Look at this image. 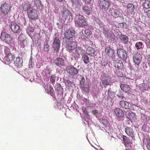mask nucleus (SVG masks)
<instances>
[{
	"instance_id": "nucleus-1",
	"label": "nucleus",
	"mask_w": 150,
	"mask_h": 150,
	"mask_svg": "<svg viewBox=\"0 0 150 150\" xmlns=\"http://www.w3.org/2000/svg\"><path fill=\"white\" fill-rule=\"evenodd\" d=\"M0 39L2 42L8 45H11L13 42V38L11 35L4 31L1 33Z\"/></svg>"
},
{
	"instance_id": "nucleus-2",
	"label": "nucleus",
	"mask_w": 150,
	"mask_h": 150,
	"mask_svg": "<svg viewBox=\"0 0 150 150\" xmlns=\"http://www.w3.org/2000/svg\"><path fill=\"white\" fill-rule=\"evenodd\" d=\"M75 25L80 27L84 28L86 26L84 16L81 15H77L75 19Z\"/></svg>"
},
{
	"instance_id": "nucleus-3",
	"label": "nucleus",
	"mask_w": 150,
	"mask_h": 150,
	"mask_svg": "<svg viewBox=\"0 0 150 150\" xmlns=\"http://www.w3.org/2000/svg\"><path fill=\"white\" fill-rule=\"evenodd\" d=\"M98 3L99 7L103 11H107L110 6V2L108 0H99Z\"/></svg>"
},
{
	"instance_id": "nucleus-4",
	"label": "nucleus",
	"mask_w": 150,
	"mask_h": 150,
	"mask_svg": "<svg viewBox=\"0 0 150 150\" xmlns=\"http://www.w3.org/2000/svg\"><path fill=\"white\" fill-rule=\"evenodd\" d=\"M0 9L2 15L6 16L10 11L11 6L9 4L5 3L1 5Z\"/></svg>"
},
{
	"instance_id": "nucleus-5",
	"label": "nucleus",
	"mask_w": 150,
	"mask_h": 150,
	"mask_svg": "<svg viewBox=\"0 0 150 150\" xmlns=\"http://www.w3.org/2000/svg\"><path fill=\"white\" fill-rule=\"evenodd\" d=\"M75 30L72 28H69L64 33V37L66 39V40H71L75 34Z\"/></svg>"
},
{
	"instance_id": "nucleus-6",
	"label": "nucleus",
	"mask_w": 150,
	"mask_h": 150,
	"mask_svg": "<svg viewBox=\"0 0 150 150\" xmlns=\"http://www.w3.org/2000/svg\"><path fill=\"white\" fill-rule=\"evenodd\" d=\"M66 71L69 76H74L78 73L79 70L73 65H69L66 67Z\"/></svg>"
},
{
	"instance_id": "nucleus-7",
	"label": "nucleus",
	"mask_w": 150,
	"mask_h": 150,
	"mask_svg": "<svg viewBox=\"0 0 150 150\" xmlns=\"http://www.w3.org/2000/svg\"><path fill=\"white\" fill-rule=\"evenodd\" d=\"M66 43V48L70 52L76 48L77 44L76 42L70 40H65Z\"/></svg>"
},
{
	"instance_id": "nucleus-8",
	"label": "nucleus",
	"mask_w": 150,
	"mask_h": 150,
	"mask_svg": "<svg viewBox=\"0 0 150 150\" xmlns=\"http://www.w3.org/2000/svg\"><path fill=\"white\" fill-rule=\"evenodd\" d=\"M108 12L110 15H111L114 18H116L120 17L122 15V13L117 8H110L108 10Z\"/></svg>"
},
{
	"instance_id": "nucleus-9",
	"label": "nucleus",
	"mask_w": 150,
	"mask_h": 150,
	"mask_svg": "<svg viewBox=\"0 0 150 150\" xmlns=\"http://www.w3.org/2000/svg\"><path fill=\"white\" fill-rule=\"evenodd\" d=\"M119 105L122 108L126 109H130V107L132 109L134 110L136 107L135 105L124 100L120 101Z\"/></svg>"
},
{
	"instance_id": "nucleus-10",
	"label": "nucleus",
	"mask_w": 150,
	"mask_h": 150,
	"mask_svg": "<svg viewBox=\"0 0 150 150\" xmlns=\"http://www.w3.org/2000/svg\"><path fill=\"white\" fill-rule=\"evenodd\" d=\"M27 13L28 14V17L30 19L35 20L38 18V16L37 11L33 8H31L28 10V11H27Z\"/></svg>"
},
{
	"instance_id": "nucleus-11",
	"label": "nucleus",
	"mask_w": 150,
	"mask_h": 150,
	"mask_svg": "<svg viewBox=\"0 0 150 150\" xmlns=\"http://www.w3.org/2000/svg\"><path fill=\"white\" fill-rule=\"evenodd\" d=\"M105 52L109 57L113 59L115 57V51L110 46H107L105 48Z\"/></svg>"
},
{
	"instance_id": "nucleus-12",
	"label": "nucleus",
	"mask_w": 150,
	"mask_h": 150,
	"mask_svg": "<svg viewBox=\"0 0 150 150\" xmlns=\"http://www.w3.org/2000/svg\"><path fill=\"white\" fill-rule=\"evenodd\" d=\"M112 78L109 76L105 75L103 76L101 79V83L104 86L109 85L110 84Z\"/></svg>"
},
{
	"instance_id": "nucleus-13",
	"label": "nucleus",
	"mask_w": 150,
	"mask_h": 150,
	"mask_svg": "<svg viewBox=\"0 0 150 150\" xmlns=\"http://www.w3.org/2000/svg\"><path fill=\"white\" fill-rule=\"evenodd\" d=\"M118 57L122 59L125 60L127 58V54L126 51L124 50L119 49L117 50Z\"/></svg>"
},
{
	"instance_id": "nucleus-14",
	"label": "nucleus",
	"mask_w": 150,
	"mask_h": 150,
	"mask_svg": "<svg viewBox=\"0 0 150 150\" xmlns=\"http://www.w3.org/2000/svg\"><path fill=\"white\" fill-rule=\"evenodd\" d=\"M60 40L59 37H55L54 38L53 44V50L57 52L59 51L60 48Z\"/></svg>"
},
{
	"instance_id": "nucleus-15",
	"label": "nucleus",
	"mask_w": 150,
	"mask_h": 150,
	"mask_svg": "<svg viewBox=\"0 0 150 150\" xmlns=\"http://www.w3.org/2000/svg\"><path fill=\"white\" fill-rule=\"evenodd\" d=\"M10 28L12 31L14 33H18L20 32V26L14 22H11Z\"/></svg>"
},
{
	"instance_id": "nucleus-16",
	"label": "nucleus",
	"mask_w": 150,
	"mask_h": 150,
	"mask_svg": "<svg viewBox=\"0 0 150 150\" xmlns=\"http://www.w3.org/2000/svg\"><path fill=\"white\" fill-rule=\"evenodd\" d=\"M53 63L57 66L61 67L65 65V61L63 58L58 57L53 61Z\"/></svg>"
},
{
	"instance_id": "nucleus-17",
	"label": "nucleus",
	"mask_w": 150,
	"mask_h": 150,
	"mask_svg": "<svg viewBox=\"0 0 150 150\" xmlns=\"http://www.w3.org/2000/svg\"><path fill=\"white\" fill-rule=\"evenodd\" d=\"M61 14L62 17L65 19H68L69 21L72 18L71 13L68 9H63Z\"/></svg>"
},
{
	"instance_id": "nucleus-18",
	"label": "nucleus",
	"mask_w": 150,
	"mask_h": 150,
	"mask_svg": "<svg viewBox=\"0 0 150 150\" xmlns=\"http://www.w3.org/2000/svg\"><path fill=\"white\" fill-rule=\"evenodd\" d=\"M15 57L14 54L9 53L7 54L6 56L4 57V60L6 64H9L13 62Z\"/></svg>"
},
{
	"instance_id": "nucleus-19",
	"label": "nucleus",
	"mask_w": 150,
	"mask_h": 150,
	"mask_svg": "<svg viewBox=\"0 0 150 150\" xmlns=\"http://www.w3.org/2000/svg\"><path fill=\"white\" fill-rule=\"evenodd\" d=\"M14 64L17 67H21L23 65V60L22 58L17 57L14 61Z\"/></svg>"
},
{
	"instance_id": "nucleus-20",
	"label": "nucleus",
	"mask_w": 150,
	"mask_h": 150,
	"mask_svg": "<svg viewBox=\"0 0 150 150\" xmlns=\"http://www.w3.org/2000/svg\"><path fill=\"white\" fill-rule=\"evenodd\" d=\"M115 112L116 116L119 118H122L124 116V113L123 110L119 108H116L114 110Z\"/></svg>"
},
{
	"instance_id": "nucleus-21",
	"label": "nucleus",
	"mask_w": 150,
	"mask_h": 150,
	"mask_svg": "<svg viewBox=\"0 0 150 150\" xmlns=\"http://www.w3.org/2000/svg\"><path fill=\"white\" fill-rule=\"evenodd\" d=\"M125 132L129 136L132 138L134 137V131L132 128L126 127L125 128Z\"/></svg>"
},
{
	"instance_id": "nucleus-22",
	"label": "nucleus",
	"mask_w": 150,
	"mask_h": 150,
	"mask_svg": "<svg viewBox=\"0 0 150 150\" xmlns=\"http://www.w3.org/2000/svg\"><path fill=\"white\" fill-rule=\"evenodd\" d=\"M133 60L134 62L136 64L138 65L141 61V57L140 55L138 53L136 54L133 56Z\"/></svg>"
},
{
	"instance_id": "nucleus-23",
	"label": "nucleus",
	"mask_w": 150,
	"mask_h": 150,
	"mask_svg": "<svg viewBox=\"0 0 150 150\" xmlns=\"http://www.w3.org/2000/svg\"><path fill=\"white\" fill-rule=\"evenodd\" d=\"M126 116L130 121L134 120L136 119L135 114L132 112H130L128 111L126 112Z\"/></svg>"
},
{
	"instance_id": "nucleus-24",
	"label": "nucleus",
	"mask_w": 150,
	"mask_h": 150,
	"mask_svg": "<svg viewBox=\"0 0 150 150\" xmlns=\"http://www.w3.org/2000/svg\"><path fill=\"white\" fill-rule=\"evenodd\" d=\"M82 8L83 12L88 15H89L90 14L92 10V8L91 7L86 6L85 5L82 6Z\"/></svg>"
},
{
	"instance_id": "nucleus-25",
	"label": "nucleus",
	"mask_w": 150,
	"mask_h": 150,
	"mask_svg": "<svg viewBox=\"0 0 150 150\" xmlns=\"http://www.w3.org/2000/svg\"><path fill=\"white\" fill-rule=\"evenodd\" d=\"M149 87V85L147 83H143L139 84V88L141 91H147Z\"/></svg>"
},
{
	"instance_id": "nucleus-26",
	"label": "nucleus",
	"mask_w": 150,
	"mask_h": 150,
	"mask_svg": "<svg viewBox=\"0 0 150 150\" xmlns=\"http://www.w3.org/2000/svg\"><path fill=\"white\" fill-rule=\"evenodd\" d=\"M119 39L120 42L126 44L128 42V37L127 36L124 35H121L119 36Z\"/></svg>"
},
{
	"instance_id": "nucleus-27",
	"label": "nucleus",
	"mask_w": 150,
	"mask_h": 150,
	"mask_svg": "<svg viewBox=\"0 0 150 150\" xmlns=\"http://www.w3.org/2000/svg\"><path fill=\"white\" fill-rule=\"evenodd\" d=\"M71 2L72 3V5L75 6L76 8H80L81 6V3L80 0H70Z\"/></svg>"
},
{
	"instance_id": "nucleus-28",
	"label": "nucleus",
	"mask_w": 150,
	"mask_h": 150,
	"mask_svg": "<svg viewBox=\"0 0 150 150\" xmlns=\"http://www.w3.org/2000/svg\"><path fill=\"white\" fill-rule=\"evenodd\" d=\"M95 50L92 47H88L86 50V53L88 54L91 57L94 56L95 54Z\"/></svg>"
},
{
	"instance_id": "nucleus-29",
	"label": "nucleus",
	"mask_w": 150,
	"mask_h": 150,
	"mask_svg": "<svg viewBox=\"0 0 150 150\" xmlns=\"http://www.w3.org/2000/svg\"><path fill=\"white\" fill-rule=\"evenodd\" d=\"M45 88L47 93H50L51 96H52L54 94L53 89L51 86L47 85L45 86Z\"/></svg>"
},
{
	"instance_id": "nucleus-30",
	"label": "nucleus",
	"mask_w": 150,
	"mask_h": 150,
	"mask_svg": "<svg viewBox=\"0 0 150 150\" xmlns=\"http://www.w3.org/2000/svg\"><path fill=\"white\" fill-rule=\"evenodd\" d=\"M120 86L121 90L126 93L129 92L130 90V87L129 85L121 84H120Z\"/></svg>"
},
{
	"instance_id": "nucleus-31",
	"label": "nucleus",
	"mask_w": 150,
	"mask_h": 150,
	"mask_svg": "<svg viewBox=\"0 0 150 150\" xmlns=\"http://www.w3.org/2000/svg\"><path fill=\"white\" fill-rule=\"evenodd\" d=\"M135 6L132 4H128L127 5V12L129 13H132L134 10Z\"/></svg>"
},
{
	"instance_id": "nucleus-32",
	"label": "nucleus",
	"mask_w": 150,
	"mask_h": 150,
	"mask_svg": "<svg viewBox=\"0 0 150 150\" xmlns=\"http://www.w3.org/2000/svg\"><path fill=\"white\" fill-rule=\"evenodd\" d=\"M34 1L35 6H36L38 9L41 10L42 8V5L41 3L40 0H34Z\"/></svg>"
},
{
	"instance_id": "nucleus-33",
	"label": "nucleus",
	"mask_w": 150,
	"mask_h": 150,
	"mask_svg": "<svg viewBox=\"0 0 150 150\" xmlns=\"http://www.w3.org/2000/svg\"><path fill=\"white\" fill-rule=\"evenodd\" d=\"M82 57L84 63L87 64L89 63V58L85 53H83L82 54Z\"/></svg>"
},
{
	"instance_id": "nucleus-34",
	"label": "nucleus",
	"mask_w": 150,
	"mask_h": 150,
	"mask_svg": "<svg viewBox=\"0 0 150 150\" xmlns=\"http://www.w3.org/2000/svg\"><path fill=\"white\" fill-rule=\"evenodd\" d=\"M122 140L124 143H125V144H126V145L127 144L132 143L130 141V139L125 135H122Z\"/></svg>"
},
{
	"instance_id": "nucleus-35",
	"label": "nucleus",
	"mask_w": 150,
	"mask_h": 150,
	"mask_svg": "<svg viewBox=\"0 0 150 150\" xmlns=\"http://www.w3.org/2000/svg\"><path fill=\"white\" fill-rule=\"evenodd\" d=\"M26 32L27 34H28L30 36H32V33H33V32H34V29L33 27L29 26L27 28Z\"/></svg>"
},
{
	"instance_id": "nucleus-36",
	"label": "nucleus",
	"mask_w": 150,
	"mask_h": 150,
	"mask_svg": "<svg viewBox=\"0 0 150 150\" xmlns=\"http://www.w3.org/2000/svg\"><path fill=\"white\" fill-rule=\"evenodd\" d=\"M108 31L109 29L108 28H103V34L105 35H107V37L109 38L110 39H111V40H112L113 38H112V35H110V36L109 35H108Z\"/></svg>"
},
{
	"instance_id": "nucleus-37",
	"label": "nucleus",
	"mask_w": 150,
	"mask_h": 150,
	"mask_svg": "<svg viewBox=\"0 0 150 150\" xmlns=\"http://www.w3.org/2000/svg\"><path fill=\"white\" fill-rule=\"evenodd\" d=\"M123 66L122 62L119 61V62L115 63V67L118 69H120L123 68Z\"/></svg>"
},
{
	"instance_id": "nucleus-38",
	"label": "nucleus",
	"mask_w": 150,
	"mask_h": 150,
	"mask_svg": "<svg viewBox=\"0 0 150 150\" xmlns=\"http://www.w3.org/2000/svg\"><path fill=\"white\" fill-rule=\"evenodd\" d=\"M143 44L141 42H137L135 45V46L137 50L143 48Z\"/></svg>"
},
{
	"instance_id": "nucleus-39",
	"label": "nucleus",
	"mask_w": 150,
	"mask_h": 150,
	"mask_svg": "<svg viewBox=\"0 0 150 150\" xmlns=\"http://www.w3.org/2000/svg\"><path fill=\"white\" fill-rule=\"evenodd\" d=\"M109 62L108 59H103L101 61V65L102 66H105L108 65V66H109Z\"/></svg>"
},
{
	"instance_id": "nucleus-40",
	"label": "nucleus",
	"mask_w": 150,
	"mask_h": 150,
	"mask_svg": "<svg viewBox=\"0 0 150 150\" xmlns=\"http://www.w3.org/2000/svg\"><path fill=\"white\" fill-rule=\"evenodd\" d=\"M31 8H32L30 6L29 4H28L25 3L23 5V10L27 11H28V10H29V9Z\"/></svg>"
},
{
	"instance_id": "nucleus-41",
	"label": "nucleus",
	"mask_w": 150,
	"mask_h": 150,
	"mask_svg": "<svg viewBox=\"0 0 150 150\" xmlns=\"http://www.w3.org/2000/svg\"><path fill=\"white\" fill-rule=\"evenodd\" d=\"M144 8H150V2L149 1H145L143 4Z\"/></svg>"
},
{
	"instance_id": "nucleus-42",
	"label": "nucleus",
	"mask_w": 150,
	"mask_h": 150,
	"mask_svg": "<svg viewBox=\"0 0 150 150\" xmlns=\"http://www.w3.org/2000/svg\"><path fill=\"white\" fill-rule=\"evenodd\" d=\"M125 146H126V150H132V143H130L126 145L125 144Z\"/></svg>"
},
{
	"instance_id": "nucleus-43",
	"label": "nucleus",
	"mask_w": 150,
	"mask_h": 150,
	"mask_svg": "<svg viewBox=\"0 0 150 150\" xmlns=\"http://www.w3.org/2000/svg\"><path fill=\"white\" fill-rule=\"evenodd\" d=\"M56 76L53 75H51L50 78V81L52 82V84L54 83L56 80Z\"/></svg>"
},
{
	"instance_id": "nucleus-44",
	"label": "nucleus",
	"mask_w": 150,
	"mask_h": 150,
	"mask_svg": "<svg viewBox=\"0 0 150 150\" xmlns=\"http://www.w3.org/2000/svg\"><path fill=\"white\" fill-rule=\"evenodd\" d=\"M20 41H21L20 46L21 47L23 48L27 45V42L26 40H23Z\"/></svg>"
},
{
	"instance_id": "nucleus-45",
	"label": "nucleus",
	"mask_w": 150,
	"mask_h": 150,
	"mask_svg": "<svg viewBox=\"0 0 150 150\" xmlns=\"http://www.w3.org/2000/svg\"><path fill=\"white\" fill-rule=\"evenodd\" d=\"M49 45L48 44H45L44 45L43 50L45 52H48L49 51Z\"/></svg>"
},
{
	"instance_id": "nucleus-46",
	"label": "nucleus",
	"mask_w": 150,
	"mask_h": 150,
	"mask_svg": "<svg viewBox=\"0 0 150 150\" xmlns=\"http://www.w3.org/2000/svg\"><path fill=\"white\" fill-rule=\"evenodd\" d=\"M92 112L94 116H97L99 112L98 110H92Z\"/></svg>"
},
{
	"instance_id": "nucleus-47",
	"label": "nucleus",
	"mask_w": 150,
	"mask_h": 150,
	"mask_svg": "<svg viewBox=\"0 0 150 150\" xmlns=\"http://www.w3.org/2000/svg\"><path fill=\"white\" fill-rule=\"evenodd\" d=\"M89 88H82V90L84 93H88L89 92Z\"/></svg>"
},
{
	"instance_id": "nucleus-48",
	"label": "nucleus",
	"mask_w": 150,
	"mask_h": 150,
	"mask_svg": "<svg viewBox=\"0 0 150 150\" xmlns=\"http://www.w3.org/2000/svg\"><path fill=\"white\" fill-rule=\"evenodd\" d=\"M101 122L104 125H107L108 123V122L106 119H102L101 120Z\"/></svg>"
},
{
	"instance_id": "nucleus-49",
	"label": "nucleus",
	"mask_w": 150,
	"mask_h": 150,
	"mask_svg": "<svg viewBox=\"0 0 150 150\" xmlns=\"http://www.w3.org/2000/svg\"><path fill=\"white\" fill-rule=\"evenodd\" d=\"M81 76L82 77V78L81 79L80 82V84H84L85 83H88L87 82L85 83V79L84 78V77L82 76Z\"/></svg>"
},
{
	"instance_id": "nucleus-50",
	"label": "nucleus",
	"mask_w": 150,
	"mask_h": 150,
	"mask_svg": "<svg viewBox=\"0 0 150 150\" xmlns=\"http://www.w3.org/2000/svg\"><path fill=\"white\" fill-rule=\"evenodd\" d=\"M80 85L82 88H89V84H88V83H85Z\"/></svg>"
},
{
	"instance_id": "nucleus-51",
	"label": "nucleus",
	"mask_w": 150,
	"mask_h": 150,
	"mask_svg": "<svg viewBox=\"0 0 150 150\" xmlns=\"http://www.w3.org/2000/svg\"><path fill=\"white\" fill-rule=\"evenodd\" d=\"M84 33H85L86 35L89 36L91 35V32L89 30L86 29L84 30Z\"/></svg>"
},
{
	"instance_id": "nucleus-52",
	"label": "nucleus",
	"mask_w": 150,
	"mask_h": 150,
	"mask_svg": "<svg viewBox=\"0 0 150 150\" xmlns=\"http://www.w3.org/2000/svg\"><path fill=\"white\" fill-rule=\"evenodd\" d=\"M75 52H76V54H77L79 55L80 54L81 52V50L80 49H79L78 48H75Z\"/></svg>"
},
{
	"instance_id": "nucleus-53",
	"label": "nucleus",
	"mask_w": 150,
	"mask_h": 150,
	"mask_svg": "<svg viewBox=\"0 0 150 150\" xmlns=\"http://www.w3.org/2000/svg\"><path fill=\"white\" fill-rule=\"evenodd\" d=\"M81 38L83 40H86L87 38H88V37L87 36H85L83 35L81 36Z\"/></svg>"
},
{
	"instance_id": "nucleus-54",
	"label": "nucleus",
	"mask_w": 150,
	"mask_h": 150,
	"mask_svg": "<svg viewBox=\"0 0 150 150\" xmlns=\"http://www.w3.org/2000/svg\"><path fill=\"white\" fill-rule=\"evenodd\" d=\"M146 13L148 17L150 18V10L146 11Z\"/></svg>"
},
{
	"instance_id": "nucleus-55",
	"label": "nucleus",
	"mask_w": 150,
	"mask_h": 150,
	"mask_svg": "<svg viewBox=\"0 0 150 150\" xmlns=\"http://www.w3.org/2000/svg\"><path fill=\"white\" fill-rule=\"evenodd\" d=\"M84 1L86 4H89L90 3L91 0H84Z\"/></svg>"
},
{
	"instance_id": "nucleus-56",
	"label": "nucleus",
	"mask_w": 150,
	"mask_h": 150,
	"mask_svg": "<svg viewBox=\"0 0 150 150\" xmlns=\"http://www.w3.org/2000/svg\"><path fill=\"white\" fill-rule=\"evenodd\" d=\"M146 146L147 147V148L149 150H150V141H149V142L147 144H146Z\"/></svg>"
},
{
	"instance_id": "nucleus-57",
	"label": "nucleus",
	"mask_w": 150,
	"mask_h": 150,
	"mask_svg": "<svg viewBox=\"0 0 150 150\" xmlns=\"http://www.w3.org/2000/svg\"><path fill=\"white\" fill-rule=\"evenodd\" d=\"M117 96L118 98H119V99H120L123 100L124 98V96H120L119 95H117Z\"/></svg>"
},
{
	"instance_id": "nucleus-58",
	"label": "nucleus",
	"mask_w": 150,
	"mask_h": 150,
	"mask_svg": "<svg viewBox=\"0 0 150 150\" xmlns=\"http://www.w3.org/2000/svg\"><path fill=\"white\" fill-rule=\"evenodd\" d=\"M61 102L60 103H62V104H63L64 103V98H62L61 99Z\"/></svg>"
},
{
	"instance_id": "nucleus-59",
	"label": "nucleus",
	"mask_w": 150,
	"mask_h": 150,
	"mask_svg": "<svg viewBox=\"0 0 150 150\" xmlns=\"http://www.w3.org/2000/svg\"><path fill=\"white\" fill-rule=\"evenodd\" d=\"M125 23H120V26H121L122 28H123L124 26V25L125 24Z\"/></svg>"
},
{
	"instance_id": "nucleus-60",
	"label": "nucleus",
	"mask_w": 150,
	"mask_h": 150,
	"mask_svg": "<svg viewBox=\"0 0 150 150\" xmlns=\"http://www.w3.org/2000/svg\"><path fill=\"white\" fill-rule=\"evenodd\" d=\"M146 37H147L148 39L150 40V34H148Z\"/></svg>"
},
{
	"instance_id": "nucleus-61",
	"label": "nucleus",
	"mask_w": 150,
	"mask_h": 150,
	"mask_svg": "<svg viewBox=\"0 0 150 150\" xmlns=\"http://www.w3.org/2000/svg\"><path fill=\"white\" fill-rule=\"evenodd\" d=\"M67 83L69 84H70V85H71L72 84V82L69 81V80L67 81Z\"/></svg>"
},
{
	"instance_id": "nucleus-62",
	"label": "nucleus",
	"mask_w": 150,
	"mask_h": 150,
	"mask_svg": "<svg viewBox=\"0 0 150 150\" xmlns=\"http://www.w3.org/2000/svg\"><path fill=\"white\" fill-rule=\"evenodd\" d=\"M55 0L59 2H62L64 0Z\"/></svg>"
},
{
	"instance_id": "nucleus-63",
	"label": "nucleus",
	"mask_w": 150,
	"mask_h": 150,
	"mask_svg": "<svg viewBox=\"0 0 150 150\" xmlns=\"http://www.w3.org/2000/svg\"><path fill=\"white\" fill-rule=\"evenodd\" d=\"M21 37V35H19V37H18V39H19V40L20 39V38Z\"/></svg>"
},
{
	"instance_id": "nucleus-64",
	"label": "nucleus",
	"mask_w": 150,
	"mask_h": 150,
	"mask_svg": "<svg viewBox=\"0 0 150 150\" xmlns=\"http://www.w3.org/2000/svg\"><path fill=\"white\" fill-rule=\"evenodd\" d=\"M55 90H59V89H58V88H57H57H56V86L55 87Z\"/></svg>"
}]
</instances>
